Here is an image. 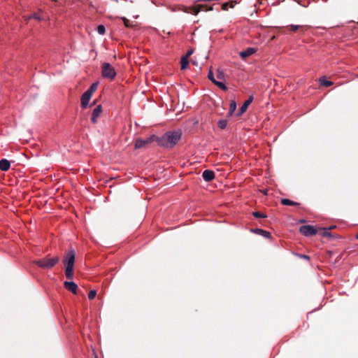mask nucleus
Instances as JSON below:
<instances>
[{
  "instance_id": "nucleus-41",
  "label": "nucleus",
  "mask_w": 358,
  "mask_h": 358,
  "mask_svg": "<svg viewBox=\"0 0 358 358\" xmlns=\"http://www.w3.org/2000/svg\"><path fill=\"white\" fill-rule=\"evenodd\" d=\"M96 358H97V357H96Z\"/></svg>"
},
{
  "instance_id": "nucleus-11",
  "label": "nucleus",
  "mask_w": 358,
  "mask_h": 358,
  "mask_svg": "<svg viewBox=\"0 0 358 358\" xmlns=\"http://www.w3.org/2000/svg\"><path fill=\"white\" fill-rule=\"evenodd\" d=\"M202 177L205 181L210 182L215 178V176L214 171L207 169L203 172Z\"/></svg>"
},
{
  "instance_id": "nucleus-35",
  "label": "nucleus",
  "mask_w": 358,
  "mask_h": 358,
  "mask_svg": "<svg viewBox=\"0 0 358 358\" xmlns=\"http://www.w3.org/2000/svg\"><path fill=\"white\" fill-rule=\"evenodd\" d=\"M300 257L301 258L305 259H309V257L308 255H301Z\"/></svg>"
},
{
  "instance_id": "nucleus-3",
  "label": "nucleus",
  "mask_w": 358,
  "mask_h": 358,
  "mask_svg": "<svg viewBox=\"0 0 358 358\" xmlns=\"http://www.w3.org/2000/svg\"><path fill=\"white\" fill-rule=\"evenodd\" d=\"M101 74L104 78L113 80L116 76L115 69L108 62H104L101 66Z\"/></svg>"
},
{
  "instance_id": "nucleus-9",
  "label": "nucleus",
  "mask_w": 358,
  "mask_h": 358,
  "mask_svg": "<svg viewBox=\"0 0 358 358\" xmlns=\"http://www.w3.org/2000/svg\"><path fill=\"white\" fill-rule=\"evenodd\" d=\"M253 100L252 96H250L245 102L240 107L236 115L241 116L242 115L246 110L248 107V106L252 103Z\"/></svg>"
},
{
  "instance_id": "nucleus-15",
  "label": "nucleus",
  "mask_w": 358,
  "mask_h": 358,
  "mask_svg": "<svg viewBox=\"0 0 358 358\" xmlns=\"http://www.w3.org/2000/svg\"><path fill=\"white\" fill-rule=\"evenodd\" d=\"M252 231L257 234H259V235H262L266 238H270L271 236V234L270 232L267 231H265V230H263L262 229H252Z\"/></svg>"
},
{
  "instance_id": "nucleus-28",
  "label": "nucleus",
  "mask_w": 358,
  "mask_h": 358,
  "mask_svg": "<svg viewBox=\"0 0 358 358\" xmlns=\"http://www.w3.org/2000/svg\"><path fill=\"white\" fill-rule=\"evenodd\" d=\"M96 295V290H91V291H90V292L88 294V298L90 300L94 299L95 298Z\"/></svg>"
},
{
  "instance_id": "nucleus-23",
  "label": "nucleus",
  "mask_w": 358,
  "mask_h": 358,
  "mask_svg": "<svg viewBox=\"0 0 358 358\" xmlns=\"http://www.w3.org/2000/svg\"><path fill=\"white\" fill-rule=\"evenodd\" d=\"M213 83L217 86L218 87H220V89H222V90H227V87L222 82H220V81H217V80H213Z\"/></svg>"
},
{
  "instance_id": "nucleus-5",
  "label": "nucleus",
  "mask_w": 358,
  "mask_h": 358,
  "mask_svg": "<svg viewBox=\"0 0 358 358\" xmlns=\"http://www.w3.org/2000/svg\"><path fill=\"white\" fill-rule=\"evenodd\" d=\"M213 10V8L211 6L208 7L205 5L199 4V5L187 7L185 9V12L188 13L193 14V15H197L200 11H203V10L208 11V10Z\"/></svg>"
},
{
  "instance_id": "nucleus-30",
  "label": "nucleus",
  "mask_w": 358,
  "mask_h": 358,
  "mask_svg": "<svg viewBox=\"0 0 358 358\" xmlns=\"http://www.w3.org/2000/svg\"><path fill=\"white\" fill-rule=\"evenodd\" d=\"M217 77L220 80L224 79V72L220 69L217 70Z\"/></svg>"
},
{
  "instance_id": "nucleus-8",
  "label": "nucleus",
  "mask_w": 358,
  "mask_h": 358,
  "mask_svg": "<svg viewBox=\"0 0 358 358\" xmlns=\"http://www.w3.org/2000/svg\"><path fill=\"white\" fill-rule=\"evenodd\" d=\"M102 113V107L101 105L97 106L92 111L91 122L93 124L97 122V119L100 117Z\"/></svg>"
},
{
  "instance_id": "nucleus-21",
  "label": "nucleus",
  "mask_w": 358,
  "mask_h": 358,
  "mask_svg": "<svg viewBox=\"0 0 358 358\" xmlns=\"http://www.w3.org/2000/svg\"><path fill=\"white\" fill-rule=\"evenodd\" d=\"M287 29L289 31H297L298 29H303V26H299V25H289L287 27Z\"/></svg>"
},
{
  "instance_id": "nucleus-19",
  "label": "nucleus",
  "mask_w": 358,
  "mask_h": 358,
  "mask_svg": "<svg viewBox=\"0 0 358 358\" xmlns=\"http://www.w3.org/2000/svg\"><path fill=\"white\" fill-rule=\"evenodd\" d=\"M180 64H181V69L182 70H185V69H187L188 66H189L188 58L182 57L181 58Z\"/></svg>"
},
{
  "instance_id": "nucleus-1",
  "label": "nucleus",
  "mask_w": 358,
  "mask_h": 358,
  "mask_svg": "<svg viewBox=\"0 0 358 358\" xmlns=\"http://www.w3.org/2000/svg\"><path fill=\"white\" fill-rule=\"evenodd\" d=\"M180 131H172L165 133L162 136H157V143L159 145L165 148H173L181 138Z\"/></svg>"
},
{
  "instance_id": "nucleus-31",
  "label": "nucleus",
  "mask_w": 358,
  "mask_h": 358,
  "mask_svg": "<svg viewBox=\"0 0 358 358\" xmlns=\"http://www.w3.org/2000/svg\"><path fill=\"white\" fill-rule=\"evenodd\" d=\"M208 78L209 80H210L213 83V80H216L214 78V76H213V73L212 72L211 70H210L209 73H208Z\"/></svg>"
},
{
  "instance_id": "nucleus-38",
  "label": "nucleus",
  "mask_w": 358,
  "mask_h": 358,
  "mask_svg": "<svg viewBox=\"0 0 358 358\" xmlns=\"http://www.w3.org/2000/svg\"><path fill=\"white\" fill-rule=\"evenodd\" d=\"M335 227H336L335 226H332V227H329L328 229H334Z\"/></svg>"
},
{
  "instance_id": "nucleus-16",
  "label": "nucleus",
  "mask_w": 358,
  "mask_h": 358,
  "mask_svg": "<svg viewBox=\"0 0 358 358\" xmlns=\"http://www.w3.org/2000/svg\"><path fill=\"white\" fill-rule=\"evenodd\" d=\"M281 203L285 206H299L300 205L299 203L293 201L292 200H289L288 199H281Z\"/></svg>"
},
{
  "instance_id": "nucleus-10",
  "label": "nucleus",
  "mask_w": 358,
  "mask_h": 358,
  "mask_svg": "<svg viewBox=\"0 0 358 358\" xmlns=\"http://www.w3.org/2000/svg\"><path fill=\"white\" fill-rule=\"evenodd\" d=\"M64 287L72 293L76 294L78 290V285L74 282L65 281L64 282Z\"/></svg>"
},
{
  "instance_id": "nucleus-18",
  "label": "nucleus",
  "mask_w": 358,
  "mask_h": 358,
  "mask_svg": "<svg viewBox=\"0 0 358 358\" xmlns=\"http://www.w3.org/2000/svg\"><path fill=\"white\" fill-rule=\"evenodd\" d=\"M236 103L235 101L232 100L230 102L229 111L228 113V116L229 117L233 115L234 112L236 110Z\"/></svg>"
},
{
  "instance_id": "nucleus-26",
  "label": "nucleus",
  "mask_w": 358,
  "mask_h": 358,
  "mask_svg": "<svg viewBox=\"0 0 358 358\" xmlns=\"http://www.w3.org/2000/svg\"><path fill=\"white\" fill-rule=\"evenodd\" d=\"M252 215L257 217V218H265L267 217V215L266 214H264L259 211H255L252 213Z\"/></svg>"
},
{
  "instance_id": "nucleus-36",
  "label": "nucleus",
  "mask_w": 358,
  "mask_h": 358,
  "mask_svg": "<svg viewBox=\"0 0 358 358\" xmlns=\"http://www.w3.org/2000/svg\"><path fill=\"white\" fill-rule=\"evenodd\" d=\"M235 3H236V2H234V1L231 2V3H230V7H231V8H234V7Z\"/></svg>"
},
{
  "instance_id": "nucleus-22",
  "label": "nucleus",
  "mask_w": 358,
  "mask_h": 358,
  "mask_svg": "<svg viewBox=\"0 0 358 358\" xmlns=\"http://www.w3.org/2000/svg\"><path fill=\"white\" fill-rule=\"evenodd\" d=\"M227 123L228 122L227 120H220L217 122V126L219 128L224 129L227 127Z\"/></svg>"
},
{
  "instance_id": "nucleus-14",
  "label": "nucleus",
  "mask_w": 358,
  "mask_h": 358,
  "mask_svg": "<svg viewBox=\"0 0 358 358\" xmlns=\"http://www.w3.org/2000/svg\"><path fill=\"white\" fill-rule=\"evenodd\" d=\"M10 166V162L6 159H2L0 160V170L3 171H7Z\"/></svg>"
},
{
  "instance_id": "nucleus-13",
  "label": "nucleus",
  "mask_w": 358,
  "mask_h": 358,
  "mask_svg": "<svg viewBox=\"0 0 358 358\" xmlns=\"http://www.w3.org/2000/svg\"><path fill=\"white\" fill-rule=\"evenodd\" d=\"M256 52V50L253 48H248L245 50L240 52V57L242 59H246L249 56L252 55Z\"/></svg>"
},
{
  "instance_id": "nucleus-29",
  "label": "nucleus",
  "mask_w": 358,
  "mask_h": 358,
  "mask_svg": "<svg viewBox=\"0 0 358 358\" xmlns=\"http://www.w3.org/2000/svg\"><path fill=\"white\" fill-rule=\"evenodd\" d=\"M320 230L322 231L320 234L322 235L323 236H328L331 235V234L328 231L327 229H321Z\"/></svg>"
},
{
  "instance_id": "nucleus-4",
  "label": "nucleus",
  "mask_w": 358,
  "mask_h": 358,
  "mask_svg": "<svg viewBox=\"0 0 358 358\" xmlns=\"http://www.w3.org/2000/svg\"><path fill=\"white\" fill-rule=\"evenodd\" d=\"M154 141L157 142V136L155 135H152L146 139L137 138L135 141L134 148L141 149L145 148L148 144Z\"/></svg>"
},
{
  "instance_id": "nucleus-24",
  "label": "nucleus",
  "mask_w": 358,
  "mask_h": 358,
  "mask_svg": "<svg viewBox=\"0 0 358 358\" xmlns=\"http://www.w3.org/2000/svg\"><path fill=\"white\" fill-rule=\"evenodd\" d=\"M97 86V83H93L86 92H90V94L92 95V94L96 90Z\"/></svg>"
},
{
  "instance_id": "nucleus-34",
  "label": "nucleus",
  "mask_w": 358,
  "mask_h": 358,
  "mask_svg": "<svg viewBox=\"0 0 358 358\" xmlns=\"http://www.w3.org/2000/svg\"><path fill=\"white\" fill-rule=\"evenodd\" d=\"M229 5V3H223L222 6V10H227Z\"/></svg>"
},
{
  "instance_id": "nucleus-20",
  "label": "nucleus",
  "mask_w": 358,
  "mask_h": 358,
  "mask_svg": "<svg viewBox=\"0 0 358 358\" xmlns=\"http://www.w3.org/2000/svg\"><path fill=\"white\" fill-rule=\"evenodd\" d=\"M320 84L325 87H329L333 85V83L329 80H327L324 78H321L320 79Z\"/></svg>"
},
{
  "instance_id": "nucleus-2",
  "label": "nucleus",
  "mask_w": 358,
  "mask_h": 358,
  "mask_svg": "<svg viewBox=\"0 0 358 358\" xmlns=\"http://www.w3.org/2000/svg\"><path fill=\"white\" fill-rule=\"evenodd\" d=\"M59 261V257L56 256L50 258L48 256L35 260L34 263L43 269H49L54 267Z\"/></svg>"
},
{
  "instance_id": "nucleus-27",
  "label": "nucleus",
  "mask_w": 358,
  "mask_h": 358,
  "mask_svg": "<svg viewBox=\"0 0 358 358\" xmlns=\"http://www.w3.org/2000/svg\"><path fill=\"white\" fill-rule=\"evenodd\" d=\"M97 31L99 34L103 35L106 32L105 27L102 24H100L97 27Z\"/></svg>"
},
{
  "instance_id": "nucleus-32",
  "label": "nucleus",
  "mask_w": 358,
  "mask_h": 358,
  "mask_svg": "<svg viewBox=\"0 0 358 358\" xmlns=\"http://www.w3.org/2000/svg\"><path fill=\"white\" fill-rule=\"evenodd\" d=\"M123 20H124V24L126 27H131V24H130V22L129 20L126 19V18H123Z\"/></svg>"
},
{
  "instance_id": "nucleus-12",
  "label": "nucleus",
  "mask_w": 358,
  "mask_h": 358,
  "mask_svg": "<svg viewBox=\"0 0 358 358\" xmlns=\"http://www.w3.org/2000/svg\"><path fill=\"white\" fill-rule=\"evenodd\" d=\"M92 97V95L90 92H84V94L81 96V107L85 108L87 106L89 101Z\"/></svg>"
},
{
  "instance_id": "nucleus-6",
  "label": "nucleus",
  "mask_w": 358,
  "mask_h": 358,
  "mask_svg": "<svg viewBox=\"0 0 358 358\" xmlns=\"http://www.w3.org/2000/svg\"><path fill=\"white\" fill-rule=\"evenodd\" d=\"M75 251L73 249L69 250L66 253V255L63 259V263L65 266H70L73 267L74 266V262H75Z\"/></svg>"
},
{
  "instance_id": "nucleus-39",
  "label": "nucleus",
  "mask_w": 358,
  "mask_h": 358,
  "mask_svg": "<svg viewBox=\"0 0 358 358\" xmlns=\"http://www.w3.org/2000/svg\"><path fill=\"white\" fill-rule=\"evenodd\" d=\"M357 238L358 239V234L357 235Z\"/></svg>"
},
{
  "instance_id": "nucleus-40",
  "label": "nucleus",
  "mask_w": 358,
  "mask_h": 358,
  "mask_svg": "<svg viewBox=\"0 0 358 358\" xmlns=\"http://www.w3.org/2000/svg\"><path fill=\"white\" fill-rule=\"evenodd\" d=\"M357 77H358V75H357Z\"/></svg>"
},
{
  "instance_id": "nucleus-17",
  "label": "nucleus",
  "mask_w": 358,
  "mask_h": 358,
  "mask_svg": "<svg viewBox=\"0 0 358 358\" xmlns=\"http://www.w3.org/2000/svg\"><path fill=\"white\" fill-rule=\"evenodd\" d=\"M65 275L68 279H71L73 277V267L65 266Z\"/></svg>"
},
{
  "instance_id": "nucleus-7",
  "label": "nucleus",
  "mask_w": 358,
  "mask_h": 358,
  "mask_svg": "<svg viewBox=\"0 0 358 358\" xmlns=\"http://www.w3.org/2000/svg\"><path fill=\"white\" fill-rule=\"evenodd\" d=\"M299 231L306 236H310L317 234V230L311 225H303L300 227Z\"/></svg>"
},
{
  "instance_id": "nucleus-33",
  "label": "nucleus",
  "mask_w": 358,
  "mask_h": 358,
  "mask_svg": "<svg viewBox=\"0 0 358 358\" xmlns=\"http://www.w3.org/2000/svg\"><path fill=\"white\" fill-rule=\"evenodd\" d=\"M193 52H194L193 49H191V50H188L187 54H186V55L184 56V57H186V58H188L189 57H190L193 54Z\"/></svg>"
},
{
  "instance_id": "nucleus-37",
  "label": "nucleus",
  "mask_w": 358,
  "mask_h": 358,
  "mask_svg": "<svg viewBox=\"0 0 358 358\" xmlns=\"http://www.w3.org/2000/svg\"><path fill=\"white\" fill-rule=\"evenodd\" d=\"M192 63L194 65H196V66L197 65V63H196V62H194V61H192Z\"/></svg>"
},
{
  "instance_id": "nucleus-25",
  "label": "nucleus",
  "mask_w": 358,
  "mask_h": 358,
  "mask_svg": "<svg viewBox=\"0 0 358 358\" xmlns=\"http://www.w3.org/2000/svg\"><path fill=\"white\" fill-rule=\"evenodd\" d=\"M27 20H30V19H35V20H37L38 21H41L43 20V18L38 14V13H34L29 16H28L27 17Z\"/></svg>"
}]
</instances>
